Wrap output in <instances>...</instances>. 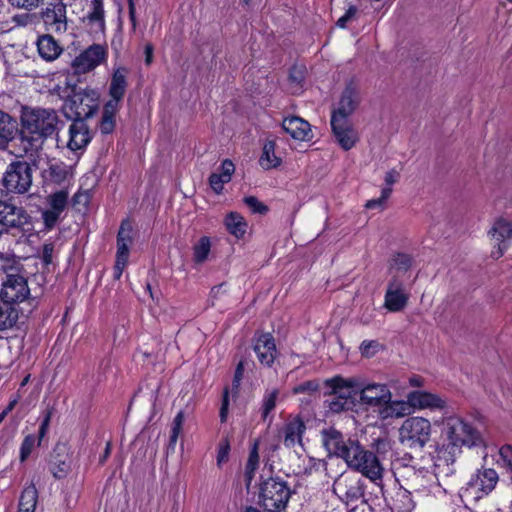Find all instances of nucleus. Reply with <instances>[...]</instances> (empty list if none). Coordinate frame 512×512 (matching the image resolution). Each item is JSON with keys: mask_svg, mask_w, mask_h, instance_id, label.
I'll return each instance as SVG.
<instances>
[{"mask_svg": "<svg viewBox=\"0 0 512 512\" xmlns=\"http://www.w3.org/2000/svg\"><path fill=\"white\" fill-rule=\"evenodd\" d=\"M91 140L88 125L85 121H72L69 127V141L67 146L72 151L86 147Z\"/></svg>", "mask_w": 512, "mask_h": 512, "instance_id": "26", "label": "nucleus"}, {"mask_svg": "<svg viewBox=\"0 0 512 512\" xmlns=\"http://www.w3.org/2000/svg\"><path fill=\"white\" fill-rule=\"evenodd\" d=\"M280 391L277 388L267 389L262 398L261 417L266 421L270 413L275 409Z\"/></svg>", "mask_w": 512, "mask_h": 512, "instance_id": "39", "label": "nucleus"}, {"mask_svg": "<svg viewBox=\"0 0 512 512\" xmlns=\"http://www.w3.org/2000/svg\"><path fill=\"white\" fill-rule=\"evenodd\" d=\"M128 73L129 70L126 67H117L113 71L108 90L110 99L103 107L102 117L99 122V129L102 134H110L115 128V116L120 109L128 87Z\"/></svg>", "mask_w": 512, "mask_h": 512, "instance_id": "2", "label": "nucleus"}, {"mask_svg": "<svg viewBox=\"0 0 512 512\" xmlns=\"http://www.w3.org/2000/svg\"><path fill=\"white\" fill-rule=\"evenodd\" d=\"M290 497V487L278 477H271L261 484L259 501L267 512H283Z\"/></svg>", "mask_w": 512, "mask_h": 512, "instance_id": "7", "label": "nucleus"}, {"mask_svg": "<svg viewBox=\"0 0 512 512\" xmlns=\"http://www.w3.org/2000/svg\"><path fill=\"white\" fill-rule=\"evenodd\" d=\"M380 344L376 340H364L360 345L361 354L365 357L373 356L379 349Z\"/></svg>", "mask_w": 512, "mask_h": 512, "instance_id": "53", "label": "nucleus"}, {"mask_svg": "<svg viewBox=\"0 0 512 512\" xmlns=\"http://www.w3.org/2000/svg\"><path fill=\"white\" fill-rule=\"evenodd\" d=\"M346 464L349 468L361 473L374 483L382 480L384 468L378 457L374 452L366 450L360 443L347 459Z\"/></svg>", "mask_w": 512, "mask_h": 512, "instance_id": "8", "label": "nucleus"}, {"mask_svg": "<svg viewBox=\"0 0 512 512\" xmlns=\"http://www.w3.org/2000/svg\"><path fill=\"white\" fill-rule=\"evenodd\" d=\"M282 128L295 140L309 141L313 138L310 124L298 116L284 118Z\"/></svg>", "mask_w": 512, "mask_h": 512, "instance_id": "25", "label": "nucleus"}, {"mask_svg": "<svg viewBox=\"0 0 512 512\" xmlns=\"http://www.w3.org/2000/svg\"><path fill=\"white\" fill-rule=\"evenodd\" d=\"M45 173L50 181L60 184L66 180L68 171L64 164H51Z\"/></svg>", "mask_w": 512, "mask_h": 512, "instance_id": "43", "label": "nucleus"}, {"mask_svg": "<svg viewBox=\"0 0 512 512\" xmlns=\"http://www.w3.org/2000/svg\"><path fill=\"white\" fill-rule=\"evenodd\" d=\"M22 128L37 138H47L59 129L60 120L54 109L23 107Z\"/></svg>", "mask_w": 512, "mask_h": 512, "instance_id": "3", "label": "nucleus"}, {"mask_svg": "<svg viewBox=\"0 0 512 512\" xmlns=\"http://www.w3.org/2000/svg\"><path fill=\"white\" fill-rule=\"evenodd\" d=\"M398 432L402 445L410 449H422L430 441L432 425L424 417L411 416L402 422Z\"/></svg>", "mask_w": 512, "mask_h": 512, "instance_id": "4", "label": "nucleus"}, {"mask_svg": "<svg viewBox=\"0 0 512 512\" xmlns=\"http://www.w3.org/2000/svg\"><path fill=\"white\" fill-rule=\"evenodd\" d=\"M333 491L347 502L358 501L365 495V485L354 473H342L333 483Z\"/></svg>", "mask_w": 512, "mask_h": 512, "instance_id": "15", "label": "nucleus"}, {"mask_svg": "<svg viewBox=\"0 0 512 512\" xmlns=\"http://www.w3.org/2000/svg\"><path fill=\"white\" fill-rule=\"evenodd\" d=\"M275 147L276 143L273 140L266 141L263 146L259 163L266 170L276 168L281 164V159L275 154Z\"/></svg>", "mask_w": 512, "mask_h": 512, "instance_id": "35", "label": "nucleus"}, {"mask_svg": "<svg viewBox=\"0 0 512 512\" xmlns=\"http://www.w3.org/2000/svg\"><path fill=\"white\" fill-rule=\"evenodd\" d=\"M399 178H400V173H399V171H397L396 169H391V170H389V171L385 174V177H384V181H385L386 187L391 188V186H392L393 184H395L396 182H398Z\"/></svg>", "mask_w": 512, "mask_h": 512, "instance_id": "59", "label": "nucleus"}, {"mask_svg": "<svg viewBox=\"0 0 512 512\" xmlns=\"http://www.w3.org/2000/svg\"><path fill=\"white\" fill-rule=\"evenodd\" d=\"M359 401L371 408H377L378 412L389 403L392 393L389 387L383 383L365 382L360 379Z\"/></svg>", "mask_w": 512, "mask_h": 512, "instance_id": "12", "label": "nucleus"}, {"mask_svg": "<svg viewBox=\"0 0 512 512\" xmlns=\"http://www.w3.org/2000/svg\"><path fill=\"white\" fill-rule=\"evenodd\" d=\"M108 58V46L106 44L95 43L84 49L76 56L71 66L78 74L88 73L99 65L105 63Z\"/></svg>", "mask_w": 512, "mask_h": 512, "instance_id": "11", "label": "nucleus"}, {"mask_svg": "<svg viewBox=\"0 0 512 512\" xmlns=\"http://www.w3.org/2000/svg\"><path fill=\"white\" fill-rule=\"evenodd\" d=\"M230 446L228 441H225L224 443L220 444L217 454V463L218 465H221L223 462H226L228 460Z\"/></svg>", "mask_w": 512, "mask_h": 512, "instance_id": "58", "label": "nucleus"}, {"mask_svg": "<svg viewBox=\"0 0 512 512\" xmlns=\"http://www.w3.org/2000/svg\"><path fill=\"white\" fill-rule=\"evenodd\" d=\"M211 251V239L208 236H202L193 246V261L196 264L204 263Z\"/></svg>", "mask_w": 512, "mask_h": 512, "instance_id": "38", "label": "nucleus"}, {"mask_svg": "<svg viewBox=\"0 0 512 512\" xmlns=\"http://www.w3.org/2000/svg\"><path fill=\"white\" fill-rule=\"evenodd\" d=\"M38 492L35 485L27 486L20 496L19 510L21 512H34L37 504Z\"/></svg>", "mask_w": 512, "mask_h": 512, "instance_id": "36", "label": "nucleus"}, {"mask_svg": "<svg viewBox=\"0 0 512 512\" xmlns=\"http://www.w3.org/2000/svg\"><path fill=\"white\" fill-rule=\"evenodd\" d=\"M409 290V282L389 279L384 296V308L392 313L403 311L409 302Z\"/></svg>", "mask_w": 512, "mask_h": 512, "instance_id": "13", "label": "nucleus"}, {"mask_svg": "<svg viewBox=\"0 0 512 512\" xmlns=\"http://www.w3.org/2000/svg\"><path fill=\"white\" fill-rule=\"evenodd\" d=\"M412 266V257L406 253H396L393 255L389 265L390 279L409 282L410 268Z\"/></svg>", "mask_w": 512, "mask_h": 512, "instance_id": "27", "label": "nucleus"}, {"mask_svg": "<svg viewBox=\"0 0 512 512\" xmlns=\"http://www.w3.org/2000/svg\"><path fill=\"white\" fill-rule=\"evenodd\" d=\"M243 373H244V363H243V361H240L236 367L234 379H233V385L235 387H238L240 385V381L243 377Z\"/></svg>", "mask_w": 512, "mask_h": 512, "instance_id": "60", "label": "nucleus"}, {"mask_svg": "<svg viewBox=\"0 0 512 512\" xmlns=\"http://www.w3.org/2000/svg\"><path fill=\"white\" fill-rule=\"evenodd\" d=\"M131 244L132 236L130 224L127 221H123L117 234L116 260L128 262Z\"/></svg>", "mask_w": 512, "mask_h": 512, "instance_id": "32", "label": "nucleus"}, {"mask_svg": "<svg viewBox=\"0 0 512 512\" xmlns=\"http://www.w3.org/2000/svg\"><path fill=\"white\" fill-rule=\"evenodd\" d=\"M18 320V311L11 304L0 303V330L12 328Z\"/></svg>", "mask_w": 512, "mask_h": 512, "instance_id": "37", "label": "nucleus"}, {"mask_svg": "<svg viewBox=\"0 0 512 512\" xmlns=\"http://www.w3.org/2000/svg\"><path fill=\"white\" fill-rule=\"evenodd\" d=\"M398 509L402 512H412L415 508V502L412 499L411 493L404 490L398 494Z\"/></svg>", "mask_w": 512, "mask_h": 512, "instance_id": "47", "label": "nucleus"}, {"mask_svg": "<svg viewBox=\"0 0 512 512\" xmlns=\"http://www.w3.org/2000/svg\"><path fill=\"white\" fill-rule=\"evenodd\" d=\"M36 438L34 435H27L20 447V460L24 462L29 455L31 454L34 446H35Z\"/></svg>", "mask_w": 512, "mask_h": 512, "instance_id": "50", "label": "nucleus"}, {"mask_svg": "<svg viewBox=\"0 0 512 512\" xmlns=\"http://www.w3.org/2000/svg\"><path fill=\"white\" fill-rule=\"evenodd\" d=\"M111 450H112V445H111L110 442H107L106 447L104 449V452H103L102 456L99 459V462L101 464L105 463V461L108 459V457L111 454Z\"/></svg>", "mask_w": 512, "mask_h": 512, "instance_id": "64", "label": "nucleus"}, {"mask_svg": "<svg viewBox=\"0 0 512 512\" xmlns=\"http://www.w3.org/2000/svg\"><path fill=\"white\" fill-rule=\"evenodd\" d=\"M54 252V244L49 242L45 243L42 247V261L45 265H50L52 263V257Z\"/></svg>", "mask_w": 512, "mask_h": 512, "instance_id": "57", "label": "nucleus"}, {"mask_svg": "<svg viewBox=\"0 0 512 512\" xmlns=\"http://www.w3.org/2000/svg\"><path fill=\"white\" fill-rule=\"evenodd\" d=\"M227 231L237 239H242L247 232L248 223L238 212H230L224 218Z\"/></svg>", "mask_w": 512, "mask_h": 512, "instance_id": "33", "label": "nucleus"}, {"mask_svg": "<svg viewBox=\"0 0 512 512\" xmlns=\"http://www.w3.org/2000/svg\"><path fill=\"white\" fill-rule=\"evenodd\" d=\"M407 398L412 405L413 410L428 409L431 411L443 410L447 407L446 399L438 394H434L425 390H415L408 393Z\"/></svg>", "mask_w": 512, "mask_h": 512, "instance_id": "22", "label": "nucleus"}, {"mask_svg": "<svg viewBox=\"0 0 512 512\" xmlns=\"http://www.w3.org/2000/svg\"><path fill=\"white\" fill-rule=\"evenodd\" d=\"M68 192L66 190H59L51 193L47 197L49 208L62 213L68 204Z\"/></svg>", "mask_w": 512, "mask_h": 512, "instance_id": "42", "label": "nucleus"}, {"mask_svg": "<svg viewBox=\"0 0 512 512\" xmlns=\"http://www.w3.org/2000/svg\"><path fill=\"white\" fill-rule=\"evenodd\" d=\"M359 383L360 378L358 377L344 378L339 375L334 376L324 381V385L327 388L324 395H337L338 399L347 398V401H354L356 405L360 390Z\"/></svg>", "mask_w": 512, "mask_h": 512, "instance_id": "17", "label": "nucleus"}, {"mask_svg": "<svg viewBox=\"0 0 512 512\" xmlns=\"http://www.w3.org/2000/svg\"><path fill=\"white\" fill-rule=\"evenodd\" d=\"M442 444L437 450L438 458L453 463L464 446H478L482 443L480 432L468 421L452 415L443 418Z\"/></svg>", "mask_w": 512, "mask_h": 512, "instance_id": "1", "label": "nucleus"}, {"mask_svg": "<svg viewBox=\"0 0 512 512\" xmlns=\"http://www.w3.org/2000/svg\"><path fill=\"white\" fill-rule=\"evenodd\" d=\"M253 349L262 365L270 367L274 363L277 349L272 334L261 333L256 336Z\"/></svg>", "mask_w": 512, "mask_h": 512, "instance_id": "23", "label": "nucleus"}, {"mask_svg": "<svg viewBox=\"0 0 512 512\" xmlns=\"http://www.w3.org/2000/svg\"><path fill=\"white\" fill-rule=\"evenodd\" d=\"M127 262L126 261H120L116 260L115 266H114V278L120 279L122 272L124 268L126 267Z\"/></svg>", "mask_w": 512, "mask_h": 512, "instance_id": "61", "label": "nucleus"}, {"mask_svg": "<svg viewBox=\"0 0 512 512\" xmlns=\"http://www.w3.org/2000/svg\"><path fill=\"white\" fill-rule=\"evenodd\" d=\"M322 443L330 456H336L345 462L355 451L359 441L351 437H345L342 432L329 427L321 431Z\"/></svg>", "mask_w": 512, "mask_h": 512, "instance_id": "10", "label": "nucleus"}, {"mask_svg": "<svg viewBox=\"0 0 512 512\" xmlns=\"http://www.w3.org/2000/svg\"><path fill=\"white\" fill-rule=\"evenodd\" d=\"M29 295L30 289L25 277L13 273L7 274L0 292L2 301L12 305L23 302Z\"/></svg>", "mask_w": 512, "mask_h": 512, "instance_id": "19", "label": "nucleus"}, {"mask_svg": "<svg viewBox=\"0 0 512 512\" xmlns=\"http://www.w3.org/2000/svg\"><path fill=\"white\" fill-rule=\"evenodd\" d=\"M69 470V465L66 461L59 460L58 462L52 463L51 472L57 479L65 477Z\"/></svg>", "mask_w": 512, "mask_h": 512, "instance_id": "55", "label": "nucleus"}, {"mask_svg": "<svg viewBox=\"0 0 512 512\" xmlns=\"http://www.w3.org/2000/svg\"><path fill=\"white\" fill-rule=\"evenodd\" d=\"M17 128L16 121L7 113L0 110V149H4L14 138Z\"/></svg>", "mask_w": 512, "mask_h": 512, "instance_id": "34", "label": "nucleus"}, {"mask_svg": "<svg viewBox=\"0 0 512 512\" xmlns=\"http://www.w3.org/2000/svg\"><path fill=\"white\" fill-rule=\"evenodd\" d=\"M89 33L97 36L105 31V10L103 0H91L87 14L83 18Z\"/></svg>", "mask_w": 512, "mask_h": 512, "instance_id": "24", "label": "nucleus"}, {"mask_svg": "<svg viewBox=\"0 0 512 512\" xmlns=\"http://www.w3.org/2000/svg\"><path fill=\"white\" fill-rule=\"evenodd\" d=\"M358 8L355 5H349L348 9L346 10L345 14L341 16L338 20L336 25L339 28H346L349 21H351L357 14Z\"/></svg>", "mask_w": 512, "mask_h": 512, "instance_id": "54", "label": "nucleus"}, {"mask_svg": "<svg viewBox=\"0 0 512 512\" xmlns=\"http://www.w3.org/2000/svg\"><path fill=\"white\" fill-rule=\"evenodd\" d=\"M331 128L336 142L345 151L352 149L359 140L358 132L349 119L331 118Z\"/></svg>", "mask_w": 512, "mask_h": 512, "instance_id": "20", "label": "nucleus"}, {"mask_svg": "<svg viewBox=\"0 0 512 512\" xmlns=\"http://www.w3.org/2000/svg\"><path fill=\"white\" fill-rule=\"evenodd\" d=\"M10 4L17 8L32 10L36 8L42 0H8Z\"/></svg>", "mask_w": 512, "mask_h": 512, "instance_id": "56", "label": "nucleus"}, {"mask_svg": "<svg viewBox=\"0 0 512 512\" xmlns=\"http://www.w3.org/2000/svg\"><path fill=\"white\" fill-rule=\"evenodd\" d=\"M360 91L354 83H349L343 90L338 106L333 110L331 118H346L354 113L360 103Z\"/></svg>", "mask_w": 512, "mask_h": 512, "instance_id": "21", "label": "nucleus"}, {"mask_svg": "<svg viewBox=\"0 0 512 512\" xmlns=\"http://www.w3.org/2000/svg\"><path fill=\"white\" fill-rule=\"evenodd\" d=\"M305 430V423L300 417H295L287 422L283 429L284 445L291 448L297 443L301 444Z\"/></svg>", "mask_w": 512, "mask_h": 512, "instance_id": "30", "label": "nucleus"}, {"mask_svg": "<svg viewBox=\"0 0 512 512\" xmlns=\"http://www.w3.org/2000/svg\"><path fill=\"white\" fill-rule=\"evenodd\" d=\"M153 46L152 44H146L145 45V49H144V54H145V63L146 65H150L152 63V60H153Z\"/></svg>", "mask_w": 512, "mask_h": 512, "instance_id": "62", "label": "nucleus"}, {"mask_svg": "<svg viewBox=\"0 0 512 512\" xmlns=\"http://www.w3.org/2000/svg\"><path fill=\"white\" fill-rule=\"evenodd\" d=\"M67 6L62 0L49 2L40 16L48 32L64 33L67 30Z\"/></svg>", "mask_w": 512, "mask_h": 512, "instance_id": "18", "label": "nucleus"}, {"mask_svg": "<svg viewBox=\"0 0 512 512\" xmlns=\"http://www.w3.org/2000/svg\"><path fill=\"white\" fill-rule=\"evenodd\" d=\"M319 388H320V385L317 380H309V381H305V382L300 383L297 386H295L293 389V392L295 394H300V393L311 394V393L317 392L319 390Z\"/></svg>", "mask_w": 512, "mask_h": 512, "instance_id": "51", "label": "nucleus"}, {"mask_svg": "<svg viewBox=\"0 0 512 512\" xmlns=\"http://www.w3.org/2000/svg\"><path fill=\"white\" fill-rule=\"evenodd\" d=\"M32 168L26 161L11 162L3 174L2 185L7 193L25 194L32 186Z\"/></svg>", "mask_w": 512, "mask_h": 512, "instance_id": "9", "label": "nucleus"}, {"mask_svg": "<svg viewBox=\"0 0 512 512\" xmlns=\"http://www.w3.org/2000/svg\"><path fill=\"white\" fill-rule=\"evenodd\" d=\"M36 44L39 56L47 62L56 60L63 52V48L50 34L39 36Z\"/></svg>", "mask_w": 512, "mask_h": 512, "instance_id": "28", "label": "nucleus"}, {"mask_svg": "<svg viewBox=\"0 0 512 512\" xmlns=\"http://www.w3.org/2000/svg\"><path fill=\"white\" fill-rule=\"evenodd\" d=\"M61 213L51 208L43 210L41 213L45 228L52 229L60 218Z\"/></svg>", "mask_w": 512, "mask_h": 512, "instance_id": "49", "label": "nucleus"}, {"mask_svg": "<svg viewBox=\"0 0 512 512\" xmlns=\"http://www.w3.org/2000/svg\"><path fill=\"white\" fill-rule=\"evenodd\" d=\"M243 201L252 213L265 215L269 211L268 206L260 202L255 196H247Z\"/></svg>", "mask_w": 512, "mask_h": 512, "instance_id": "48", "label": "nucleus"}, {"mask_svg": "<svg viewBox=\"0 0 512 512\" xmlns=\"http://www.w3.org/2000/svg\"><path fill=\"white\" fill-rule=\"evenodd\" d=\"M412 411L413 407L409 403L408 398L406 401L392 400V398H390L389 403H386L379 411V416L381 419L401 418L410 415Z\"/></svg>", "mask_w": 512, "mask_h": 512, "instance_id": "31", "label": "nucleus"}, {"mask_svg": "<svg viewBox=\"0 0 512 512\" xmlns=\"http://www.w3.org/2000/svg\"><path fill=\"white\" fill-rule=\"evenodd\" d=\"M99 93L94 89L75 91L63 106L65 116L72 121H85L98 109Z\"/></svg>", "mask_w": 512, "mask_h": 512, "instance_id": "6", "label": "nucleus"}, {"mask_svg": "<svg viewBox=\"0 0 512 512\" xmlns=\"http://www.w3.org/2000/svg\"><path fill=\"white\" fill-rule=\"evenodd\" d=\"M330 398L325 400V405L328 408L329 412L334 414H339L345 411L351 410L355 404L354 401H347L345 399H338L337 395H328Z\"/></svg>", "mask_w": 512, "mask_h": 512, "instance_id": "41", "label": "nucleus"}, {"mask_svg": "<svg viewBox=\"0 0 512 512\" xmlns=\"http://www.w3.org/2000/svg\"><path fill=\"white\" fill-rule=\"evenodd\" d=\"M305 80V70L303 67L300 66H293L289 73V81L292 85H295V88L293 89V92L299 91L302 86L303 82Z\"/></svg>", "mask_w": 512, "mask_h": 512, "instance_id": "46", "label": "nucleus"}, {"mask_svg": "<svg viewBox=\"0 0 512 512\" xmlns=\"http://www.w3.org/2000/svg\"><path fill=\"white\" fill-rule=\"evenodd\" d=\"M49 422H50V414H48L45 417V419L43 420V422H42V424H41V426L39 428V438L40 439L45 435V433L47 431V427L49 425Z\"/></svg>", "mask_w": 512, "mask_h": 512, "instance_id": "63", "label": "nucleus"}, {"mask_svg": "<svg viewBox=\"0 0 512 512\" xmlns=\"http://www.w3.org/2000/svg\"><path fill=\"white\" fill-rule=\"evenodd\" d=\"M234 171V163L229 159L224 160L221 163L220 172L212 173L209 177V184L212 190L220 194L223 191L224 185L231 181Z\"/></svg>", "mask_w": 512, "mask_h": 512, "instance_id": "29", "label": "nucleus"}, {"mask_svg": "<svg viewBox=\"0 0 512 512\" xmlns=\"http://www.w3.org/2000/svg\"><path fill=\"white\" fill-rule=\"evenodd\" d=\"M391 193H392V188H389V187L382 188L381 196L377 199L368 200L365 204V207L367 209L381 207L384 204V202L390 197Z\"/></svg>", "mask_w": 512, "mask_h": 512, "instance_id": "52", "label": "nucleus"}, {"mask_svg": "<svg viewBox=\"0 0 512 512\" xmlns=\"http://www.w3.org/2000/svg\"><path fill=\"white\" fill-rule=\"evenodd\" d=\"M258 465H259L258 444L255 443L253 445L252 449L250 450L249 457H248V460H247V463L245 466V471H244V477H245V482H246L247 487L250 486V484L254 478L255 471L258 468Z\"/></svg>", "mask_w": 512, "mask_h": 512, "instance_id": "40", "label": "nucleus"}, {"mask_svg": "<svg viewBox=\"0 0 512 512\" xmlns=\"http://www.w3.org/2000/svg\"><path fill=\"white\" fill-rule=\"evenodd\" d=\"M498 454V464L510 474L512 481V446L509 444L501 446Z\"/></svg>", "mask_w": 512, "mask_h": 512, "instance_id": "44", "label": "nucleus"}, {"mask_svg": "<svg viewBox=\"0 0 512 512\" xmlns=\"http://www.w3.org/2000/svg\"><path fill=\"white\" fill-rule=\"evenodd\" d=\"M493 245L491 257L500 258L510 246L512 240V221L503 217L497 218L488 231Z\"/></svg>", "mask_w": 512, "mask_h": 512, "instance_id": "14", "label": "nucleus"}, {"mask_svg": "<svg viewBox=\"0 0 512 512\" xmlns=\"http://www.w3.org/2000/svg\"><path fill=\"white\" fill-rule=\"evenodd\" d=\"M185 415L182 410H180L173 419L171 435L169 440V448L174 449L178 437L182 431V426L184 423Z\"/></svg>", "mask_w": 512, "mask_h": 512, "instance_id": "45", "label": "nucleus"}, {"mask_svg": "<svg viewBox=\"0 0 512 512\" xmlns=\"http://www.w3.org/2000/svg\"><path fill=\"white\" fill-rule=\"evenodd\" d=\"M30 224V216L21 206L0 200V236L10 229L24 230Z\"/></svg>", "mask_w": 512, "mask_h": 512, "instance_id": "16", "label": "nucleus"}, {"mask_svg": "<svg viewBox=\"0 0 512 512\" xmlns=\"http://www.w3.org/2000/svg\"><path fill=\"white\" fill-rule=\"evenodd\" d=\"M498 480V474L494 469H479L471 476L469 481L460 488L459 496L466 504L477 502L494 490Z\"/></svg>", "mask_w": 512, "mask_h": 512, "instance_id": "5", "label": "nucleus"}]
</instances>
